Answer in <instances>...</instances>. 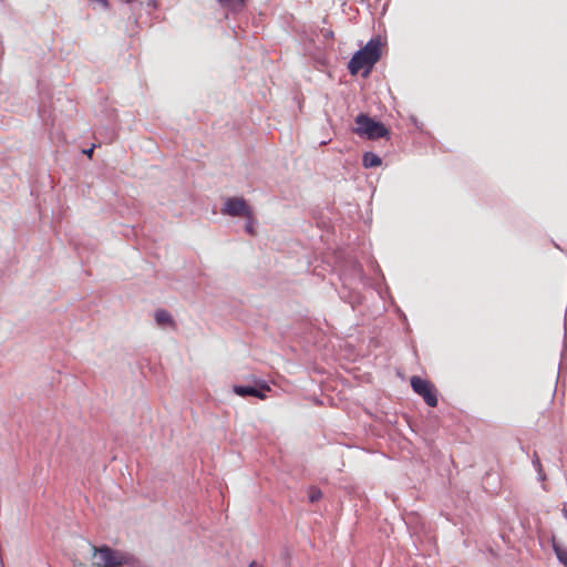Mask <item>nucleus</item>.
<instances>
[{"label": "nucleus", "mask_w": 567, "mask_h": 567, "mask_svg": "<svg viewBox=\"0 0 567 567\" xmlns=\"http://www.w3.org/2000/svg\"><path fill=\"white\" fill-rule=\"evenodd\" d=\"M563 512H564L565 517L567 518V509H564Z\"/></svg>", "instance_id": "nucleus-15"}, {"label": "nucleus", "mask_w": 567, "mask_h": 567, "mask_svg": "<svg viewBox=\"0 0 567 567\" xmlns=\"http://www.w3.org/2000/svg\"><path fill=\"white\" fill-rule=\"evenodd\" d=\"M382 42L379 38L371 39L365 47L357 51L349 61L348 69L352 75L364 71L365 74L370 73L373 65L381 58Z\"/></svg>", "instance_id": "nucleus-1"}, {"label": "nucleus", "mask_w": 567, "mask_h": 567, "mask_svg": "<svg viewBox=\"0 0 567 567\" xmlns=\"http://www.w3.org/2000/svg\"><path fill=\"white\" fill-rule=\"evenodd\" d=\"M245 218H246L245 229L249 235L254 236L256 234L255 229H254V224H255L254 215L251 214L250 216H245Z\"/></svg>", "instance_id": "nucleus-11"}, {"label": "nucleus", "mask_w": 567, "mask_h": 567, "mask_svg": "<svg viewBox=\"0 0 567 567\" xmlns=\"http://www.w3.org/2000/svg\"><path fill=\"white\" fill-rule=\"evenodd\" d=\"M554 550L556 553V556L558 558V560L565 566L567 567V549L565 548H561L559 546H554Z\"/></svg>", "instance_id": "nucleus-10"}, {"label": "nucleus", "mask_w": 567, "mask_h": 567, "mask_svg": "<svg viewBox=\"0 0 567 567\" xmlns=\"http://www.w3.org/2000/svg\"><path fill=\"white\" fill-rule=\"evenodd\" d=\"M155 321L158 326H164V324L175 326V322H174L171 313L164 309L156 310Z\"/></svg>", "instance_id": "nucleus-7"}, {"label": "nucleus", "mask_w": 567, "mask_h": 567, "mask_svg": "<svg viewBox=\"0 0 567 567\" xmlns=\"http://www.w3.org/2000/svg\"><path fill=\"white\" fill-rule=\"evenodd\" d=\"M410 383L412 390L422 396L429 406L434 408L437 405V390L431 381L413 375Z\"/></svg>", "instance_id": "nucleus-4"}, {"label": "nucleus", "mask_w": 567, "mask_h": 567, "mask_svg": "<svg viewBox=\"0 0 567 567\" xmlns=\"http://www.w3.org/2000/svg\"><path fill=\"white\" fill-rule=\"evenodd\" d=\"M354 121L357 126L353 128V132L361 137L374 141L389 137L390 135L389 130L382 123L377 122L367 114L361 113L357 115Z\"/></svg>", "instance_id": "nucleus-2"}, {"label": "nucleus", "mask_w": 567, "mask_h": 567, "mask_svg": "<svg viewBox=\"0 0 567 567\" xmlns=\"http://www.w3.org/2000/svg\"><path fill=\"white\" fill-rule=\"evenodd\" d=\"M223 214L236 217H245L251 215V208L241 197L228 198L221 209Z\"/></svg>", "instance_id": "nucleus-5"}, {"label": "nucleus", "mask_w": 567, "mask_h": 567, "mask_svg": "<svg viewBox=\"0 0 567 567\" xmlns=\"http://www.w3.org/2000/svg\"><path fill=\"white\" fill-rule=\"evenodd\" d=\"M234 392L239 396H254V394H257V389L252 386L235 385Z\"/></svg>", "instance_id": "nucleus-9"}, {"label": "nucleus", "mask_w": 567, "mask_h": 567, "mask_svg": "<svg viewBox=\"0 0 567 567\" xmlns=\"http://www.w3.org/2000/svg\"><path fill=\"white\" fill-rule=\"evenodd\" d=\"M219 4L230 11H239L244 8L246 0H218Z\"/></svg>", "instance_id": "nucleus-8"}, {"label": "nucleus", "mask_w": 567, "mask_h": 567, "mask_svg": "<svg viewBox=\"0 0 567 567\" xmlns=\"http://www.w3.org/2000/svg\"><path fill=\"white\" fill-rule=\"evenodd\" d=\"M93 152H94V148H93V147H91V148H90V150H87V151H84V153H85L89 157H92Z\"/></svg>", "instance_id": "nucleus-13"}, {"label": "nucleus", "mask_w": 567, "mask_h": 567, "mask_svg": "<svg viewBox=\"0 0 567 567\" xmlns=\"http://www.w3.org/2000/svg\"><path fill=\"white\" fill-rule=\"evenodd\" d=\"M264 391H270L269 385H267L266 383L261 384L260 389H257V394H254V396L261 399V400L266 399Z\"/></svg>", "instance_id": "nucleus-12"}, {"label": "nucleus", "mask_w": 567, "mask_h": 567, "mask_svg": "<svg viewBox=\"0 0 567 567\" xmlns=\"http://www.w3.org/2000/svg\"><path fill=\"white\" fill-rule=\"evenodd\" d=\"M93 550L95 567H121L127 561V557L123 553L107 546L93 547Z\"/></svg>", "instance_id": "nucleus-3"}, {"label": "nucleus", "mask_w": 567, "mask_h": 567, "mask_svg": "<svg viewBox=\"0 0 567 567\" xmlns=\"http://www.w3.org/2000/svg\"><path fill=\"white\" fill-rule=\"evenodd\" d=\"M248 567H262V566L260 564H258L257 561H251Z\"/></svg>", "instance_id": "nucleus-14"}, {"label": "nucleus", "mask_w": 567, "mask_h": 567, "mask_svg": "<svg viewBox=\"0 0 567 567\" xmlns=\"http://www.w3.org/2000/svg\"><path fill=\"white\" fill-rule=\"evenodd\" d=\"M362 163L365 168H370V167H379L381 165L382 161L377 154H374L372 152H367L363 154Z\"/></svg>", "instance_id": "nucleus-6"}]
</instances>
